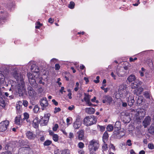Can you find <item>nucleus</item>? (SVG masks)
<instances>
[{"mask_svg": "<svg viewBox=\"0 0 154 154\" xmlns=\"http://www.w3.org/2000/svg\"><path fill=\"white\" fill-rule=\"evenodd\" d=\"M99 147V141L93 139L89 142L88 146L90 152H95L98 149Z\"/></svg>", "mask_w": 154, "mask_h": 154, "instance_id": "f257e3e1", "label": "nucleus"}, {"mask_svg": "<svg viewBox=\"0 0 154 154\" xmlns=\"http://www.w3.org/2000/svg\"><path fill=\"white\" fill-rule=\"evenodd\" d=\"M97 121L96 117L93 116H91L85 118L84 119V123L86 126H91L95 124Z\"/></svg>", "mask_w": 154, "mask_h": 154, "instance_id": "f03ea898", "label": "nucleus"}, {"mask_svg": "<svg viewBox=\"0 0 154 154\" xmlns=\"http://www.w3.org/2000/svg\"><path fill=\"white\" fill-rule=\"evenodd\" d=\"M135 116L137 119L141 120L144 117L145 115V111L143 109H138L135 112Z\"/></svg>", "mask_w": 154, "mask_h": 154, "instance_id": "7ed1b4c3", "label": "nucleus"}, {"mask_svg": "<svg viewBox=\"0 0 154 154\" xmlns=\"http://www.w3.org/2000/svg\"><path fill=\"white\" fill-rule=\"evenodd\" d=\"M18 91L20 96H22L26 93V90L25 88V85L24 82L21 81V84H18Z\"/></svg>", "mask_w": 154, "mask_h": 154, "instance_id": "20e7f679", "label": "nucleus"}, {"mask_svg": "<svg viewBox=\"0 0 154 154\" xmlns=\"http://www.w3.org/2000/svg\"><path fill=\"white\" fill-rule=\"evenodd\" d=\"M126 88V85L125 84H122L119 86L118 91L121 97L123 96V95H125L127 92Z\"/></svg>", "mask_w": 154, "mask_h": 154, "instance_id": "39448f33", "label": "nucleus"}, {"mask_svg": "<svg viewBox=\"0 0 154 154\" xmlns=\"http://www.w3.org/2000/svg\"><path fill=\"white\" fill-rule=\"evenodd\" d=\"M50 116V114H47L44 115L43 118L42 116L40 117V122L42 125L44 126L46 125L49 120Z\"/></svg>", "mask_w": 154, "mask_h": 154, "instance_id": "423d86ee", "label": "nucleus"}, {"mask_svg": "<svg viewBox=\"0 0 154 154\" xmlns=\"http://www.w3.org/2000/svg\"><path fill=\"white\" fill-rule=\"evenodd\" d=\"M27 90L29 98L32 100H34L35 99L36 95L35 92L33 88L30 86L28 88Z\"/></svg>", "mask_w": 154, "mask_h": 154, "instance_id": "0eeeda50", "label": "nucleus"}, {"mask_svg": "<svg viewBox=\"0 0 154 154\" xmlns=\"http://www.w3.org/2000/svg\"><path fill=\"white\" fill-rule=\"evenodd\" d=\"M9 124L8 120H5L0 123V131L3 132L5 131L7 129Z\"/></svg>", "mask_w": 154, "mask_h": 154, "instance_id": "6e6552de", "label": "nucleus"}, {"mask_svg": "<svg viewBox=\"0 0 154 154\" xmlns=\"http://www.w3.org/2000/svg\"><path fill=\"white\" fill-rule=\"evenodd\" d=\"M113 101L112 97L109 95H106L103 97V103H107V104L110 105Z\"/></svg>", "mask_w": 154, "mask_h": 154, "instance_id": "1a4fd4ad", "label": "nucleus"}, {"mask_svg": "<svg viewBox=\"0 0 154 154\" xmlns=\"http://www.w3.org/2000/svg\"><path fill=\"white\" fill-rule=\"evenodd\" d=\"M127 101L128 105L131 106H132L134 102L133 96L129 94V96L128 97Z\"/></svg>", "mask_w": 154, "mask_h": 154, "instance_id": "9d476101", "label": "nucleus"}, {"mask_svg": "<svg viewBox=\"0 0 154 154\" xmlns=\"http://www.w3.org/2000/svg\"><path fill=\"white\" fill-rule=\"evenodd\" d=\"M26 135L27 138L31 140H34L36 137L35 135L30 131H28L26 133Z\"/></svg>", "mask_w": 154, "mask_h": 154, "instance_id": "9b49d317", "label": "nucleus"}, {"mask_svg": "<svg viewBox=\"0 0 154 154\" xmlns=\"http://www.w3.org/2000/svg\"><path fill=\"white\" fill-rule=\"evenodd\" d=\"M142 84V82L139 80L138 79H136L134 80V82L131 85V88H137L139 85H141Z\"/></svg>", "mask_w": 154, "mask_h": 154, "instance_id": "f8f14e48", "label": "nucleus"}, {"mask_svg": "<svg viewBox=\"0 0 154 154\" xmlns=\"http://www.w3.org/2000/svg\"><path fill=\"white\" fill-rule=\"evenodd\" d=\"M28 148L26 147H23L20 149L18 154H28Z\"/></svg>", "mask_w": 154, "mask_h": 154, "instance_id": "ddd939ff", "label": "nucleus"}, {"mask_svg": "<svg viewBox=\"0 0 154 154\" xmlns=\"http://www.w3.org/2000/svg\"><path fill=\"white\" fill-rule=\"evenodd\" d=\"M40 104L43 107H45L48 106V103L46 98L44 97L41 100Z\"/></svg>", "mask_w": 154, "mask_h": 154, "instance_id": "4468645a", "label": "nucleus"}, {"mask_svg": "<svg viewBox=\"0 0 154 154\" xmlns=\"http://www.w3.org/2000/svg\"><path fill=\"white\" fill-rule=\"evenodd\" d=\"M150 120V117L149 116H148L145 118L143 122V125L145 128L147 127L149 124Z\"/></svg>", "mask_w": 154, "mask_h": 154, "instance_id": "2eb2a0df", "label": "nucleus"}, {"mask_svg": "<svg viewBox=\"0 0 154 154\" xmlns=\"http://www.w3.org/2000/svg\"><path fill=\"white\" fill-rule=\"evenodd\" d=\"M31 71L32 72L38 73L39 72V69L36 65L33 64L32 65L31 67Z\"/></svg>", "mask_w": 154, "mask_h": 154, "instance_id": "dca6fc26", "label": "nucleus"}, {"mask_svg": "<svg viewBox=\"0 0 154 154\" xmlns=\"http://www.w3.org/2000/svg\"><path fill=\"white\" fill-rule=\"evenodd\" d=\"M39 122L41 123L40 121H39L38 118L36 117L33 120L32 123L33 127L35 128H37L38 127Z\"/></svg>", "mask_w": 154, "mask_h": 154, "instance_id": "f3484780", "label": "nucleus"}, {"mask_svg": "<svg viewBox=\"0 0 154 154\" xmlns=\"http://www.w3.org/2000/svg\"><path fill=\"white\" fill-rule=\"evenodd\" d=\"M85 112L89 114H91L94 113L95 109L93 108H87L85 109Z\"/></svg>", "mask_w": 154, "mask_h": 154, "instance_id": "a211bd4d", "label": "nucleus"}, {"mask_svg": "<svg viewBox=\"0 0 154 154\" xmlns=\"http://www.w3.org/2000/svg\"><path fill=\"white\" fill-rule=\"evenodd\" d=\"M136 89L134 90V94H136L137 95L140 94L143 91V88L141 87L136 88Z\"/></svg>", "mask_w": 154, "mask_h": 154, "instance_id": "6ab92c4d", "label": "nucleus"}, {"mask_svg": "<svg viewBox=\"0 0 154 154\" xmlns=\"http://www.w3.org/2000/svg\"><path fill=\"white\" fill-rule=\"evenodd\" d=\"M81 125V123L79 120H76L74 123V127L75 129H78Z\"/></svg>", "mask_w": 154, "mask_h": 154, "instance_id": "aec40b11", "label": "nucleus"}, {"mask_svg": "<svg viewBox=\"0 0 154 154\" xmlns=\"http://www.w3.org/2000/svg\"><path fill=\"white\" fill-rule=\"evenodd\" d=\"M116 71V73L119 77H122L123 76L125 73L123 70L121 69H117Z\"/></svg>", "mask_w": 154, "mask_h": 154, "instance_id": "412c9836", "label": "nucleus"}, {"mask_svg": "<svg viewBox=\"0 0 154 154\" xmlns=\"http://www.w3.org/2000/svg\"><path fill=\"white\" fill-rule=\"evenodd\" d=\"M108 137L109 136L108 133L106 132V131H105L104 133L103 136V140L104 143H106L108 140Z\"/></svg>", "mask_w": 154, "mask_h": 154, "instance_id": "4be33fe9", "label": "nucleus"}, {"mask_svg": "<svg viewBox=\"0 0 154 154\" xmlns=\"http://www.w3.org/2000/svg\"><path fill=\"white\" fill-rule=\"evenodd\" d=\"M136 79L135 76L134 75L131 74L127 78V81H128L129 82H131L134 81Z\"/></svg>", "mask_w": 154, "mask_h": 154, "instance_id": "5701e85b", "label": "nucleus"}, {"mask_svg": "<svg viewBox=\"0 0 154 154\" xmlns=\"http://www.w3.org/2000/svg\"><path fill=\"white\" fill-rule=\"evenodd\" d=\"M78 134V138L80 140H82L84 139V131L81 130L77 132Z\"/></svg>", "mask_w": 154, "mask_h": 154, "instance_id": "b1692460", "label": "nucleus"}, {"mask_svg": "<svg viewBox=\"0 0 154 154\" xmlns=\"http://www.w3.org/2000/svg\"><path fill=\"white\" fill-rule=\"evenodd\" d=\"M21 116L20 115H19L16 116L15 118V124L17 125H20V121L21 119Z\"/></svg>", "mask_w": 154, "mask_h": 154, "instance_id": "393cba45", "label": "nucleus"}, {"mask_svg": "<svg viewBox=\"0 0 154 154\" xmlns=\"http://www.w3.org/2000/svg\"><path fill=\"white\" fill-rule=\"evenodd\" d=\"M136 103L137 105H140L142 102L143 100V97L141 96H138V97H137Z\"/></svg>", "mask_w": 154, "mask_h": 154, "instance_id": "a878e982", "label": "nucleus"}, {"mask_svg": "<svg viewBox=\"0 0 154 154\" xmlns=\"http://www.w3.org/2000/svg\"><path fill=\"white\" fill-rule=\"evenodd\" d=\"M29 82L32 86H35L36 84V80L33 77L29 80Z\"/></svg>", "mask_w": 154, "mask_h": 154, "instance_id": "bb28decb", "label": "nucleus"}, {"mask_svg": "<svg viewBox=\"0 0 154 154\" xmlns=\"http://www.w3.org/2000/svg\"><path fill=\"white\" fill-rule=\"evenodd\" d=\"M5 80L4 76L2 74L0 73V85L4 83Z\"/></svg>", "mask_w": 154, "mask_h": 154, "instance_id": "cd10ccee", "label": "nucleus"}, {"mask_svg": "<svg viewBox=\"0 0 154 154\" xmlns=\"http://www.w3.org/2000/svg\"><path fill=\"white\" fill-rule=\"evenodd\" d=\"M5 102L3 100V99L1 97H0V106L4 107H5ZM1 110L0 109V111Z\"/></svg>", "mask_w": 154, "mask_h": 154, "instance_id": "c85d7f7f", "label": "nucleus"}, {"mask_svg": "<svg viewBox=\"0 0 154 154\" xmlns=\"http://www.w3.org/2000/svg\"><path fill=\"white\" fill-rule=\"evenodd\" d=\"M11 94L12 93L6 92H5L4 94L6 97H9L10 99H13L14 97V96L12 95Z\"/></svg>", "mask_w": 154, "mask_h": 154, "instance_id": "c756f323", "label": "nucleus"}, {"mask_svg": "<svg viewBox=\"0 0 154 154\" xmlns=\"http://www.w3.org/2000/svg\"><path fill=\"white\" fill-rule=\"evenodd\" d=\"M113 129V127L112 125H109L106 127V129L109 131H112Z\"/></svg>", "mask_w": 154, "mask_h": 154, "instance_id": "7c9ffc66", "label": "nucleus"}, {"mask_svg": "<svg viewBox=\"0 0 154 154\" xmlns=\"http://www.w3.org/2000/svg\"><path fill=\"white\" fill-rule=\"evenodd\" d=\"M39 110V108L38 105H36L34 106L33 109V111L34 113H37Z\"/></svg>", "mask_w": 154, "mask_h": 154, "instance_id": "2f4dec72", "label": "nucleus"}, {"mask_svg": "<svg viewBox=\"0 0 154 154\" xmlns=\"http://www.w3.org/2000/svg\"><path fill=\"white\" fill-rule=\"evenodd\" d=\"M16 108L17 110V112L19 113H20L23 110L22 107L20 105H17L16 106Z\"/></svg>", "mask_w": 154, "mask_h": 154, "instance_id": "473e14b6", "label": "nucleus"}, {"mask_svg": "<svg viewBox=\"0 0 154 154\" xmlns=\"http://www.w3.org/2000/svg\"><path fill=\"white\" fill-rule=\"evenodd\" d=\"M38 76V75H37V76L36 77V81H38V83L39 84H42L43 85H44L45 84V82H43L42 81V78L41 77H38V78H37V77Z\"/></svg>", "mask_w": 154, "mask_h": 154, "instance_id": "72a5a7b5", "label": "nucleus"}, {"mask_svg": "<svg viewBox=\"0 0 154 154\" xmlns=\"http://www.w3.org/2000/svg\"><path fill=\"white\" fill-rule=\"evenodd\" d=\"M70 151L68 149H64L61 151V154H70Z\"/></svg>", "mask_w": 154, "mask_h": 154, "instance_id": "f704fd0d", "label": "nucleus"}, {"mask_svg": "<svg viewBox=\"0 0 154 154\" xmlns=\"http://www.w3.org/2000/svg\"><path fill=\"white\" fill-rule=\"evenodd\" d=\"M85 97H84V99L85 102H88L89 100L90 99V97L87 94H85Z\"/></svg>", "mask_w": 154, "mask_h": 154, "instance_id": "c9c22d12", "label": "nucleus"}, {"mask_svg": "<svg viewBox=\"0 0 154 154\" xmlns=\"http://www.w3.org/2000/svg\"><path fill=\"white\" fill-rule=\"evenodd\" d=\"M52 137L53 140L55 142L57 141L58 140V136L57 134H53L52 136Z\"/></svg>", "mask_w": 154, "mask_h": 154, "instance_id": "e433bc0d", "label": "nucleus"}, {"mask_svg": "<svg viewBox=\"0 0 154 154\" xmlns=\"http://www.w3.org/2000/svg\"><path fill=\"white\" fill-rule=\"evenodd\" d=\"M121 125V122L119 121H117L116 122L114 127L115 128H120Z\"/></svg>", "mask_w": 154, "mask_h": 154, "instance_id": "4c0bfd02", "label": "nucleus"}, {"mask_svg": "<svg viewBox=\"0 0 154 154\" xmlns=\"http://www.w3.org/2000/svg\"><path fill=\"white\" fill-rule=\"evenodd\" d=\"M75 5V3L73 2H71L70 3L68 7L71 9H73L74 8Z\"/></svg>", "mask_w": 154, "mask_h": 154, "instance_id": "58836bf2", "label": "nucleus"}, {"mask_svg": "<svg viewBox=\"0 0 154 154\" xmlns=\"http://www.w3.org/2000/svg\"><path fill=\"white\" fill-rule=\"evenodd\" d=\"M51 143V141L49 140H47L44 143L45 146H48Z\"/></svg>", "mask_w": 154, "mask_h": 154, "instance_id": "ea45409f", "label": "nucleus"}, {"mask_svg": "<svg viewBox=\"0 0 154 154\" xmlns=\"http://www.w3.org/2000/svg\"><path fill=\"white\" fill-rule=\"evenodd\" d=\"M148 148L150 149H154V145L152 143H149L148 144Z\"/></svg>", "mask_w": 154, "mask_h": 154, "instance_id": "a19ab883", "label": "nucleus"}, {"mask_svg": "<svg viewBox=\"0 0 154 154\" xmlns=\"http://www.w3.org/2000/svg\"><path fill=\"white\" fill-rule=\"evenodd\" d=\"M59 126L57 124H56L53 128V130L54 131H56L58 128Z\"/></svg>", "mask_w": 154, "mask_h": 154, "instance_id": "79ce46f5", "label": "nucleus"}, {"mask_svg": "<svg viewBox=\"0 0 154 154\" xmlns=\"http://www.w3.org/2000/svg\"><path fill=\"white\" fill-rule=\"evenodd\" d=\"M61 110V109L59 107H55L54 109V113H56L57 112H60Z\"/></svg>", "mask_w": 154, "mask_h": 154, "instance_id": "37998d69", "label": "nucleus"}, {"mask_svg": "<svg viewBox=\"0 0 154 154\" xmlns=\"http://www.w3.org/2000/svg\"><path fill=\"white\" fill-rule=\"evenodd\" d=\"M98 127L100 128V130L101 131H103L105 130V128L104 126H101L100 125H98Z\"/></svg>", "mask_w": 154, "mask_h": 154, "instance_id": "c03bdc74", "label": "nucleus"}, {"mask_svg": "<svg viewBox=\"0 0 154 154\" xmlns=\"http://www.w3.org/2000/svg\"><path fill=\"white\" fill-rule=\"evenodd\" d=\"M78 146L80 148H82L84 147V144L82 142H80L78 144Z\"/></svg>", "mask_w": 154, "mask_h": 154, "instance_id": "a18cd8bd", "label": "nucleus"}, {"mask_svg": "<svg viewBox=\"0 0 154 154\" xmlns=\"http://www.w3.org/2000/svg\"><path fill=\"white\" fill-rule=\"evenodd\" d=\"M24 119H27L29 118V115L28 113L25 112L24 113Z\"/></svg>", "mask_w": 154, "mask_h": 154, "instance_id": "49530a36", "label": "nucleus"}, {"mask_svg": "<svg viewBox=\"0 0 154 154\" xmlns=\"http://www.w3.org/2000/svg\"><path fill=\"white\" fill-rule=\"evenodd\" d=\"M55 67L56 70H58L60 69V66L59 64H56L55 65Z\"/></svg>", "mask_w": 154, "mask_h": 154, "instance_id": "de8ad7c7", "label": "nucleus"}, {"mask_svg": "<svg viewBox=\"0 0 154 154\" xmlns=\"http://www.w3.org/2000/svg\"><path fill=\"white\" fill-rule=\"evenodd\" d=\"M110 148L114 150H115V146L112 143H110L109 145Z\"/></svg>", "mask_w": 154, "mask_h": 154, "instance_id": "09e8293b", "label": "nucleus"}, {"mask_svg": "<svg viewBox=\"0 0 154 154\" xmlns=\"http://www.w3.org/2000/svg\"><path fill=\"white\" fill-rule=\"evenodd\" d=\"M42 25V24L39 22H37V25L35 26V27L36 29H38Z\"/></svg>", "mask_w": 154, "mask_h": 154, "instance_id": "8fccbe9b", "label": "nucleus"}, {"mask_svg": "<svg viewBox=\"0 0 154 154\" xmlns=\"http://www.w3.org/2000/svg\"><path fill=\"white\" fill-rule=\"evenodd\" d=\"M127 145L128 146H130L132 145L131 140H127L126 142Z\"/></svg>", "mask_w": 154, "mask_h": 154, "instance_id": "3c124183", "label": "nucleus"}, {"mask_svg": "<svg viewBox=\"0 0 154 154\" xmlns=\"http://www.w3.org/2000/svg\"><path fill=\"white\" fill-rule=\"evenodd\" d=\"M100 77L99 76H97L96 77L97 80H94V82L95 83H97L99 82Z\"/></svg>", "mask_w": 154, "mask_h": 154, "instance_id": "603ef678", "label": "nucleus"}, {"mask_svg": "<svg viewBox=\"0 0 154 154\" xmlns=\"http://www.w3.org/2000/svg\"><path fill=\"white\" fill-rule=\"evenodd\" d=\"M27 75L28 78V80L33 77L32 74L30 73H27Z\"/></svg>", "mask_w": 154, "mask_h": 154, "instance_id": "864d4df0", "label": "nucleus"}, {"mask_svg": "<svg viewBox=\"0 0 154 154\" xmlns=\"http://www.w3.org/2000/svg\"><path fill=\"white\" fill-rule=\"evenodd\" d=\"M28 102L27 101L23 100V104L25 106V107L27 106L28 105Z\"/></svg>", "mask_w": 154, "mask_h": 154, "instance_id": "5fc2aeb1", "label": "nucleus"}, {"mask_svg": "<svg viewBox=\"0 0 154 154\" xmlns=\"http://www.w3.org/2000/svg\"><path fill=\"white\" fill-rule=\"evenodd\" d=\"M137 59V58L136 57H135L133 59L132 57H131L129 58V61L131 62H133L136 60Z\"/></svg>", "mask_w": 154, "mask_h": 154, "instance_id": "6e6d98bb", "label": "nucleus"}, {"mask_svg": "<svg viewBox=\"0 0 154 154\" xmlns=\"http://www.w3.org/2000/svg\"><path fill=\"white\" fill-rule=\"evenodd\" d=\"M101 88L102 90H104V92L105 93L107 92L108 90V88H104V87H101Z\"/></svg>", "mask_w": 154, "mask_h": 154, "instance_id": "4d7b16f0", "label": "nucleus"}, {"mask_svg": "<svg viewBox=\"0 0 154 154\" xmlns=\"http://www.w3.org/2000/svg\"><path fill=\"white\" fill-rule=\"evenodd\" d=\"M107 148V144H104L102 146L103 150H105Z\"/></svg>", "mask_w": 154, "mask_h": 154, "instance_id": "13d9d810", "label": "nucleus"}, {"mask_svg": "<svg viewBox=\"0 0 154 154\" xmlns=\"http://www.w3.org/2000/svg\"><path fill=\"white\" fill-rule=\"evenodd\" d=\"M74 137L73 134L72 133L70 132L69 134V138L71 139L72 138Z\"/></svg>", "mask_w": 154, "mask_h": 154, "instance_id": "bf43d9fd", "label": "nucleus"}, {"mask_svg": "<svg viewBox=\"0 0 154 154\" xmlns=\"http://www.w3.org/2000/svg\"><path fill=\"white\" fill-rule=\"evenodd\" d=\"M0 154H12V153L10 151H6L4 152H2Z\"/></svg>", "mask_w": 154, "mask_h": 154, "instance_id": "052dcab7", "label": "nucleus"}, {"mask_svg": "<svg viewBox=\"0 0 154 154\" xmlns=\"http://www.w3.org/2000/svg\"><path fill=\"white\" fill-rule=\"evenodd\" d=\"M48 22L51 23H52L54 22V20H53L50 17L49 19Z\"/></svg>", "mask_w": 154, "mask_h": 154, "instance_id": "680f3d73", "label": "nucleus"}, {"mask_svg": "<svg viewBox=\"0 0 154 154\" xmlns=\"http://www.w3.org/2000/svg\"><path fill=\"white\" fill-rule=\"evenodd\" d=\"M64 89V88L63 87H62L61 88L60 91V92L62 94H63V92H65V91H63Z\"/></svg>", "mask_w": 154, "mask_h": 154, "instance_id": "e2e57ef3", "label": "nucleus"}, {"mask_svg": "<svg viewBox=\"0 0 154 154\" xmlns=\"http://www.w3.org/2000/svg\"><path fill=\"white\" fill-rule=\"evenodd\" d=\"M52 102L56 106H57L58 104V102H57L54 99H53L52 100Z\"/></svg>", "mask_w": 154, "mask_h": 154, "instance_id": "0e129e2a", "label": "nucleus"}, {"mask_svg": "<svg viewBox=\"0 0 154 154\" xmlns=\"http://www.w3.org/2000/svg\"><path fill=\"white\" fill-rule=\"evenodd\" d=\"M79 153V154H84L85 153V152L82 149L79 150L78 151Z\"/></svg>", "mask_w": 154, "mask_h": 154, "instance_id": "69168bd1", "label": "nucleus"}, {"mask_svg": "<svg viewBox=\"0 0 154 154\" xmlns=\"http://www.w3.org/2000/svg\"><path fill=\"white\" fill-rule=\"evenodd\" d=\"M144 96L146 98H149V94L148 93H145L144 94Z\"/></svg>", "mask_w": 154, "mask_h": 154, "instance_id": "338daca9", "label": "nucleus"}, {"mask_svg": "<svg viewBox=\"0 0 154 154\" xmlns=\"http://www.w3.org/2000/svg\"><path fill=\"white\" fill-rule=\"evenodd\" d=\"M139 73H140V76L141 77H143L144 76V72L143 71H140Z\"/></svg>", "mask_w": 154, "mask_h": 154, "instance_id": "774afa93", "label": "nucleus"}]
</instances>
